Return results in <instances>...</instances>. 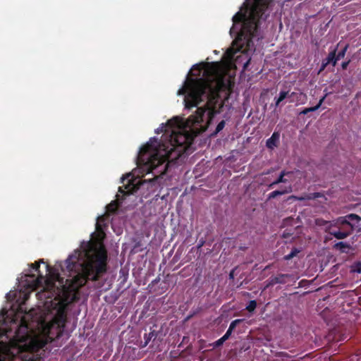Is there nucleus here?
Listing matches in <instances>:
<instances>
[{
	"label": "nucleus",
	"mask_w": 361,
	"mask_h": 361,
	"mask_svg": "<svg viewBox=\"0 0 361 361\" xmlns=\"http://www.w3.org/2000/svg\"><path fill=\"white\" fill-rule=\"evenodd\" d=\"M192 75L197 78H188L184 85L178 90V95H185V106L190 109L197 106L202 102L207 99L202 107H198L195 114L188 118V123L193 127L201 126L207 113V127L211 123L214 117L219 113L217 106L220 99L219 93L225 90L228 86V80L221 73L216 63H200L193 65Z\"/></svg>",
	"instance_id": "f257e3e1"
},
{
	"label": "nucleus",
	"mask_w": 361,
	"mask_h": 361,
	"mask_svg": "<svg viewBox=\"0 0 361 361\" xmlns=\"http://www.w3.org/2000/svg\"><path fill=\"white\" fill-rule=\"evenodd\" d=\"M65 264L68 271L75 274L68 288V303L76 302L80 298V289L88 281H98L101 275L106 272V250L99 242L83 241L80 249L69 255Z\"/></svg>",
	"instance_id": "f03ea898"
},
{
	"label": "nucleus",
	"mask_w": 361,
	"mask_h": 361,
	"mask_svg": "<svg viewBox=\"0 0 361 361\" xmlns=\"http://www.w3.org/2000/svg\"><path fill=\"white\" fill-rule=\"evenodd\" d=\"M271 0H255L251 6L244 3L233 17L230 35L235 36L233 44L239 51L253 46L252 39L257 37L259 20L263 18Z\"/></svg>",
	"instance_id": "7ed1b4c3"
},
{
	"label": "nucleus",
	"mask_w": 361,
	"mask_h": 361,
	"mask_svg": "<svg viewBox=\"0 0 361 361\" xmlns=\"http://www.w3.org/2000/svg\"><path fill=\"white\" fill-rule=\"evenodd\" d=\"M171 135H165L159 139L152 137L142 145L136 158H185L190 151V138L187 135L180 134L170 139Z\"/></svg>",
	"instance_id": "20e7f679"
},
{
	"label": "nucleus",
	"mask_w": 361,
	"mask_h": 361,
	"mask_svg": "<svg viewBox=\"0 0 361 361\" xmlns=\"http://www.w3.org/2000/svg\"><path fill=\"white\" fill-rule=\"evenodd\" d=\"M135 164L143 173H153L154 176L158 174L166 173L167 168L171 163H175L177 159H135Z\"/></svg>",
	"instance_id": "39448f33"
},
{
	"label": "nucleus",
	"mask_w": 361,
	"mask_h": 361,
	"mask_svg": "<svg viewBox=\"0 0 361 361\" xmlns=\"http://www.w3.org/2000/svg\"><path fill=\"white\" fill-rule=\"evenodd\" d=\"M48 343L46 337L35 336L25 345L27 355H24L25 361H39L44 356V348Z\"/></svg>",
	"instance_id": "423d86ee"
},
{
	"label": "nucleus",
	"mask_w": 361,
	"mask_h": 361,
	"mask_svg": "<svg viewBox=\"0 0 361 361\" xmlns=\"http://www.w3.org/2000/svg\"><path fill=\"white\" fill-rule=\"evenodd\" d=\"M157 134L163 133L161 137L165 135H171V137L174 140L175 137L180 134L187 135L190 138V147L192 143V137L191 135L183 128L182 119L178 116H175L169 119L166 123H162L160 127L155 130Z\"/></svg>",
	"instance_id": "0eeeda50"
},
{
	"label": "nucleus",
	"mask_w": 361,
	"mask_h": 361,
	"mask_svg": "<svg viewBox=\"0 0 361 361\" xmlns=\"http://www.w3.org/2000/svg\"><path fill=\"white\" fill-rule=\"evenodd\" d=\"M353 225L346 218H339L334 224H330L326 231L337 239H344L351 234Z\"/></svg>",
	"instance_id": "6e6552de"
},
{
	"label": "nucleus",
	"mask_w": 361,
	"mask_h": 361,
	"mask_svg": "<svg viewBox=\"0 0 361 361\" xmlns=\"http://www.w3.org/2000/svg\"><path fill=\"white\" fill-rule=\"evenodd\" d=\"M121 182L123 186L118 188V192L122 195L121 200H123L125 196L135 192L141 185L140 180L135 178L131 173H128L122 177Z\"/></svg>",
	"instance_id": "1a4fd4ad"
},
{
	"label": "nucleus",
	"mask_w": 361,
	"mask_h": 361,
	"mask_svg": "<svg viewBox=\"0 0 361 361\" xmlns=\"http://www.w3.org/2000/svg\"><path fill=\"white\" fill-rule=\"evenodd\" d=\"M41 262L44 263L43 259H40L39 262H35L34 264H31L30 265L32 269L38 273V277H36L34 274H26L25 275V281L26 282L25 285L28 288L31 289V290H35L42 284L44 276L39 273V266Z\"/></svg>",
	"instance_id": "9d476101"
},
{
	"label": "nucleus",
	"mask_w": 361,
	"mask_h": 361,
	"mask_svg": "<svg viewBox=\"0 0 361 361\" xmlns=\"http://www.w3.org/2000/svg\"><path fill=\"white\" fill-rule=\"evenodd\" d=\"M29 326L24 317L20 319V324L15 331L13 340L16 343L26 342L29 338Z\"/></svg>",
	"instance_id": "9b49d317"
},
{
	"label": "nucleus",
	"mask_w": 361,
	"mask_h": 361,
	"mask_svg": "<svg viewBox=\"0 0 361 361\" xmlns=\"http://www.w3.org/2000/svg\"><path fill=\"white\" fill-rule=\"evenodd\" d=\"M282 238L284 239V243L286 245L288 244L287 249L290 250L288 254L285 255L283 258L286 260L290 259L293 257V236L292 229H286L282 234Z\"/></svg>",
	"instance_id": "f8f14e48"
},
{
	"label": "nucleus",
	"mask_w": 361,
	"mask_h": 361,
	"mask_svg": "<svg viewBox=\"0 0 361 361\" xmlns=\"http://www.w3.org/2000/svg\"><path fill=\"white\" fill-rule=\"evenodd\" d=\"M66 321L67 315L66 312V307H60L57 310L56 314L54 317V322L58 326L59 328L63 329L66 326Z\"/></svg>",
	"instance_id": "ddd939ff"
},
{
	"label": "nucleus",
	"mask_w": 361,
	"mask_h": 361,
	"mask_svg": "<svg viewBox=\"0 0 361 361\" xmlns=\"http://www.w3.org/2000/svg\"><path fill=\"white\" fill-rule=\"evenodd\" d=\"M280 133L279 132H274L271 136L267 140L266 146L268 149H274L278 147L279 144Z\"/></svg>",
	"instance_id": "4468645a"
},
{
	"label": "nucleus",
	"mask_w": 361,
	"mask_h": 361,
	"mask_svg": "<svg viewBox=\"0 0 361 361\" xmlns=\"http://www.w3.org/2000/svg\"><path fill=\"white\" fill-rule=\"evenodd\" d=\"M336 49H333L328 55L327 58L323 61L321 67V71L324 70L325 67L331 63L333 66H334L336 63Z\"/></svg>",
	"instance_id": "2eb2a0df"
},
{
	"label": "nucleus",
	"mask_w": 361,
	"mask_h": 361,
	"mask_svg": "<svg viewBox=\"0 0 361 361\" xmlns=\"http://www.w3.org/2000/svg\"><path fill=\"white\" fill-rule=\"evenodd\" d=\"M288 278V275H279L276 276L271 277L268 286H274L278 283H284L286 282V279Z\"/></svg>",
	"instance_id": "dca6fc26"
},
{
	"label": "nucleus",
	"mask_w": 361,
	"mask_h": 361,
	"mask_svg": "<svg viewBox=\"0 0 361 361\" xmlns=\"http://www.w3.org/2000/svg\"><path fill=\"white\" fill-rule=\"evenodd\" d=\"M334 248L341 252L348 253L349 250L351 249V246L347 243L340 242L334 245Z\"/></svg>",
	"instance_id": "f3484780"
},
{
	"label": "nucleus",
	"mask_w": 361,
	"mask_h": 361,
	"mask_svg": "<svg viewBox=\"0 0 361 361\" xmlns=\"http://www.w3.org/2000/svg\"><path fill=\"white\" fill-rule=\"evenodd\" d=\"M289 97V91L282 90L279 93V97L276 99L275 106H279L281 105V102Z\"/></svg>",
	"instance_id": "a211bd4d"
},
{
	"label": "nucleus",
	"mask_w": 361,
	"mask_h": 361,
	"mask_svg": "<svg viewBox=\"0 0 361 361\" xmlns=\"http://www.w3.org/2000/svg\"><path fill=\"white\" fill-rule=\"evenodd\" d=\"M324 197V195L321 192H314V193H310L305 197H296L295 196V200H313L318 197Z\"/></svg>",
	"instance_id": "6ab92c4d"
},
{
	"label": "nucleus",
	"mask_w": 361,
	"mask_h": 361,
	"mask_svg": "<svg viewBox=\"0 0 361 361\" xmlns=\"http://www.w3.org/2000/svg\"><path fill=\"white\" fill-rule=\"evenodd\" d=\"M302 228L299 226H297L295 228V245L298 244V241L302 240V237L300 235L302 233Z\"/></svg>",
	"instance_id": "aec40b11"
},
{
	"label": "nucleus",
	"mask_w": 361,
	"mask_h": 361,
	"mask_svg": "<svg viewBox=\"0 0 361 361\" xmlns=\"http://www.w3.org/2000/svg\"><path fill=\"white\" fill-rule=\"evenodd\" d=\"M156 336H157V333L154 330L150 331L148 334H145L144 336V338H145L144 346H146L149 343V341L152 340V338H155Z\"/></svg>",
	"instance_id": "412c9836"
},
{
	"label": "nucleus",
	"mask_w": 361,
	"mask_h": 361,
	"mask_svg": "<svg viewBox=\"0 0 361 361\" xmlns=\"http://www.w3.org/2000/svg\"><path fill=\"white\" fill-rule=\"evenodd\" d=\"M225 125H226L225 121L223 120V121H220L218 123V125L216 126L215 130L211 134V136L212 137L216 136V135L224 129V128L225 127Z\"/></svg>",
	"instance_id": "4be33fe9"
},
{
	"label": "nucleus",
	"mask_w": 361,
	"mask_h": 361,
	"mask_svg": "<svg viewBox=\"0 0 361 361\" xmlns=\"http://www.w3.org/2000/svg\"><path fill=\"white\" fill-rule=\"evenodd\" d=\"M351 272H361V262H355L350 267Z\"/></svg>",
	"instance_id": "5701e85b"
},
{
	"label": "nucleus",
	"mask_w": 361,
	"mask_h": 361,
	"mask_svg": "<svg viewBox=\"0 0 361 361\" xmlns=\"http://www.w3.org/2000/svg\"><path fill=\"white\" fill-rule=\"evenodd\" d=\"M286 192H288V190H274L269 194V199H274V198L276 197L277 196L283 195Z\"/></svg>",
	"instance_id": "b1692460"
},
{
	"label": "nucleus",
	"mask_w": 361,
	"mask_h": 361,
	"mask_svg": "<svg viewBox=\"0 0 361 361\" xmlns=\"http://www.w3.org/2000/svg\"><path fill=\"white\" fill-rule=\"evenodd\" d=\"M257 307V302L255 300H250L246 307V310L249 312H252Z\"/></svg>",
	"instance_id": "393cba45"
},
{
	"label": "nucleus",
	"mask_w": 361,
	"mask_h": 361,
	"mask_svg": "<svg viewBox=\"0 0 361 361\" xmlns=\"http://www.w3.org/2000/svg\"><path fill=\"white\" fill-rule=\"evenodd\" d=\"M343 218H346L348 220V222H350V221H359L361 220V218L355 214H350L346 215Z\"/></svg>",
	"instance_id": "a878e982"
},
{
	"label": "nucleus",
	"mask_w": 361,
	"mask_h": 361,
	"mask_svg": "<svg viewBox=\"0 0 361 361\" xmlns=\"http://www.w3.org/2000/svg\"><path fill=\"white\" fill-rule=\"evenodd\" d=\"M347 49H348V45L345 46V47L341 51H339L337 54H336V59L337 61L338 60L343 59L345 56V51H346Z\"/></svg>",
	"instance_id": "bb28decb"
},
{
	"label": "nucleus",
	"mask_w": 361,
	"mask_h": 361,
	"mask_svg": "<svg viewBox=\"0 0 361 361\" xmlns=\"http://www.w3.org/2000/svg\"><path fill=\"white\" fill-rule=\"evenodd\" d=\"M107 210L109 212H111V213H114L116 212V211L118 209V206L117 204H116L115 202L109 204L107 207Z\"/></svg>",
	"instance_id": "cd10ccee"
},
{
	"label": "nucleus",
	"mask_w": 361,
	"mask_h": 361,
	"mask_svg": "<svg viewBox=\"0 0 361 361\" xmlns=\"http://www.w3.org/2000/svg\"><path fill=\"white\" fill-rule=\"evenodd\" d=\"M243 321V319H237L232 321L229 325L228 329L233 331L235 329V328L236 327V326L238 324H240Z\"/></svg>",
	"instance_id": "c85d7f7f"
},
{
	"label": "nucleus",
	"mask_w": 361,
	"mask_h": 361,
	"mask_svg": "<svg viewBox=\"0 0 361 361\" xmlns=\"http://www.w3.org/2000/svg\"><path fill=\"white\" fill-rule=\"evenodd\" d=\"M225 341H226L224 340V338L221 337L219 339H218L217 341H216L215 342H214L212 344H211V345L214 348H219V347L221 346Z\"/></svg>",
	"instance_id": "c756f323"
},
{
	"label": "nucleus",
	"mask_w": 361,
	"mask_h": 361,
	"mask_svg": "<svg viewBox=\"0 0 361 361\" xmlns=\"http://www.w3.org/2000/svg\"><path fill=\"white\" fill-rule=\"evenodd\" d=\"M283 173H281L275 181H274L272 183L269 185V188H272L274 185L278 184L279 183L285 182V180L283 179Z\"/></svg>",
	"instance_id": "7c9ffc66"
},
{
	"label": "nucleus",
	"mask_w": 361,
	"mask_h": 361,
	"mask_svg": "<svg viewBox=\"0 0 361 361\" xmlns=\"http://www.w3.org/2000/svg\"><path fill=\"white\" fill-rule=\"evenodd\" d=\"M232 332H233V330H231L230 329H228V330L226 331V334L222 336L224 340H225V341L228 340L229 338V337L231 336Z\"/></svg>",
	"instance_id": "2f4dec72"
},
{
	"label": "nucleus",
	"mask_w": 361,
	"mask_h": 361,
	"mask_svg": "<svg viewBox=\"0 0 361 361\" xmlns=\"http://www.w3.org/2000/svg\"><path fill=\"white\" fill-rule=\"evenodd\" d=\"M319 106H316L313 108H307V109H305L301 111H300V114H306L307 112H310V111H314L316 110L317 108H318Z\"/></svg>",
	"instance_id": "473e14b6"
},
{
	"label": "nucleus",
	"mask_w": 361,
	"mask_h": 361,
	"mask_svg": "<svg viewBox=\"0 0 361 361\" xmlns=\"http://www.w3.org/2000/svg\"><path fill=\"white\" fill-rule=\"evenodd\" d=\"M348 63H349V61L343 62V63H342V65H341V66H342L343 69H345V68H347V66H348Z\"/></svg>",
	"instance_id": "72a5a7b5"
},
{
	"label": "nucleus",
	"mask_w": 361,
	"mask_h": 361,
	"mask_svg": "<svg viewBox=\"0 0 361 361\" xmlns=\"http://www.w3.org/2000/svg\"><path fill=\"white\" fill-rule=\"evenodd\" d=\"M229 278L230 279H234V270H232L229 274Z\"/></svg>",
	"instance_id": "f704fd0d"
},
{
	"label": "nucleus",
	"mask_w": 361,
	"mask_h": 361,
	"mask_svg": "<svg viewBox=\"0 0 361 361\" xmlns=\"http://www.w3.org/2000/svg\"><path fill=\"white\" fill-rule=\"evenodd\" d=\"M29 298V293H26L24 295V300H27Z\"/></svg>",
	"instance_id": "c9c22d12"
},
{
	"label": "nucleus",
	"mask_w": 361,
	"mask_h": 361,
	"mask_svg": "<svg viewBox=\"0 0 361 361\" xmlns=\"http://www.w3.org/2000/svg\"><path fill=\"white\" fill-rule=\"evenodd\" d=\"M299 251H298V250L296 248H295V251H294V253H295V256L297 255V253Z\"/></svg>",
	"instance_id": "e433bc0d"
},
{
	"label": "nucleus",
	"mask_w": 361,
	"mask_h": 361,
	"mask_svg": "<svg viewBox=\"0 0 361 361\" xmlns=\"http://www.w3.org/2000/svg\"><path fill=\"white\" fill-rule=\"evenodd\" d=\"M117 198H118V200H120V194L117 195Z\"/></svg>",
	"instance_id": "4c0bfd02"
},
{
	"label": "nucleus",
	"mask_w": 361,
	"mask_h": 361,
	"mask_svg": "<svg viewBox=\"0 0 361 361\" xmlns=\"http://www.w3.org/2000/svg\"><path fill=\"white\" fill-rule=\"evenodd\" d=\"M360 231H361V228H359L357 229V232H360Z\"/></svg>",
	"instance_id": "58836bf2"
},
{
	"label": "nucleus",
	"mask_w": 361,
	"mask_h": 361,
	"mask_svg": "<svg viewBox=\"0 0 361 361\" xmlns=\"http://www.w3.org/2000/svg\"><path fill=\"white\" fill-rule=\"evenodd\" d=\"M295 173H301L300 171H297Z\"/></svg>",
	"instance_id": "ea45409f"
},
{
	"label": "nucleus",
	"mask_w": 361,
	"mask_h": 361,
	"mask_svg": "<svg viewBox=\"0 0 361 361\" xmlns=\"http://www.w3.org/2000/svg\"><path fill=\"white\" fill-rule=\"evenodd\" d=\"M293 94V92H291L290 94H289V96H292Z\"/></svg>",
	"instance_id": "a19ab883"
},
{
	"label": "nucleus",
	"mask_w": 361,
	"mask_h": 361,
	"mask_svg": "<svg viewBox=\"0 0 361 361\" xmlns=\"http://www.w3.org/2000/svg\"><path fill=\"white\" fill-rule=\"evenodd\" d=\"M293 94V92H291L290 94H289V96H292Z\"/></svg>",
	"instance_id": "79ce46f5"
},
{
	"label": "nucleus",
	"mask_w": 361,
	"mask_h": 361,
	"mask_svg": "<svg viewBox=\"0 0 361 361\" xmlns=\"http://www.w3.org/2000/svg\"><path fill=\"white\" fill-rule=\"evenodd\" d=\"M293 94V92H291L290 94H289V96H292Z\"/></svg>",
	"instance_id": "37998d69"
},
{
	"label": "nucleus",
	"mask_w": 361,
	"mask_h": 361,
	"mask_svg": "<svg viewBox=\"0 0 361 361\" xmlns=\"http://www.w3.org/2000/svg\"><path fill=\"white\" fill-rule=\"evenodd\" d=\"M206 128H207V127L204 128L202 129V131H204V130H206Z\"/></svg>",
	"instance_id": "c03bdc74"
},
{
	"label": "nucleus",
	"mask_w": 361,
	"mask_h": 361,
	"mask_svg": "<svg viewBox=\"0 0 361 361\" xmlns=\"http://www.w3.org/2000/svg\"><path fill=\"white\" fill-rule=\"evenodd\" d=\"M216 158L220 159V158H222V157H221V156H219Z\"/></svg>",
	"instance_id": "a18cd8bd"
}]
</instances>
